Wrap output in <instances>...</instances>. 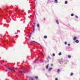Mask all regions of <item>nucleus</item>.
Returning <instances> with one entry per match:
<instances>
[{
    "instance_id": "1",
    "label": "nucleus",
    "mask_w": 80,
    "mask_h": 80,
    "mask_svg": "<svg viewBox=\"0 0 80 80\" xmlns=\"http://www.w3.org/2000/svg\"><path fill=\"white\" fill-rule=\"evenodd\" d=\"M18 72H20V73H25V72L21 71H18Z\"/></svg>"
},
{
    "instance_id": "2",
    "label": "nucleus",
    "mask_w": 80,
    "mask_h": 80,
    "mask_svg": "<svg viewBox=\"0 0 80 80\" xmlns=\"http://www.w3.org/2000/svg\"><path fill=\"white\" fill-rule=\"evenodd\" d=\"M56 22L57 24H59V22H58V20H56Z\"/></svg>"
},
{
    "instance_id": "3",
    "label": "nucleus",
    "mask_w": 80,
    "mask_h": 80,
    "mask_svg": "<svg viewBox=\"0 0 80 80\" xmlns=\"http://www.w3.org/2000/svg\"><path fill=\"white\" fill-rule=\"evenodd\" d=\"M60 69H58V71H57L58 73H59V72H60Z\"/></svg>"
},
{
    "instance_id": "4",
    "label": "nucleus",
    "mask_w": 80,
    "mask_h": 80,
    "mask_svg": "<svg viewBox=\"0 0 80 80\" xmlns=\"http://www.w3.org/2000/svg\"><path fill=\"white\" fill-rule=\"evenodd\" d=\"M52 69V68H51L49 69V71H51V70Z\"/></svg>"
},
{
    "instance_id": "5",
    "label": "nucleus",
    "mask_w": 80,
    "mask_h": 80,
    "mask_svg": "<svg viewBox=\"0 0 80 80\" xmlns=\"http://www.w3.org/2000/svg\"><path fill=\"white\" fill-rule=\"evenodd\" d=\"M55 1L56 3H58V1H57V0H55Z\"/></svg>"
},
{
    "instance_id": "6",
    "label": "nucleus",
    "mask_w": 80,
    "mask_h": 80,
    "mask_svg": "<svg viewBox=\"0 0 80 80\" xmlns=\"http://www.w3.org/2000/svg\"><path fill=\"white\" fill-rule=\"evenodd\" d=\"M46 68L47 69L48 68V64L46 67Z\"/></svg>"
},
{
    "instance_id": "7",
    "label": "nucleus",
    "mask_w": 80,
    "mask_h": 80,
    "mask_svg": "<svg viewBox=\"0 0 80 80\" xmlns=\"http://www.w3.org/2000/svg\"><path fill=\"white\" fill-rule=\"evenodd\" d=\"M76 38H77V37H75L74 38H73V40H76Z\"/></svg>"
},
{
    "instance_id": "8",
    "label": "nucleus",
    "mask_w": 80,
    "mask_h": 80,
    "mask_svg": "<svg viewBox=\"0 0 80 80\" xmlns=\"http://www.w3.org/2000/svg\"><path fill=\"white\" fill-rule=\"evenodd\" d=\"M75 42L76 43H78V42H79V41H78V40H76Z\"/></svg>"
},
{
    "instance_id": "9",
    "label": "nucleus",
    "mask_w": 80,
    "mask_h": 80,
    "mask_svg": "<svg viewBox=\"0 0 80 80\" xmlns=\"http://www.w3.org/2000/svg\"><path fill=\"white\" fill-rule=\"evenodd\" d=\"M73 75V73H71L70 74L71 76H72V75Z\"/></svg>"
},
{
    "instance_id": "10",
    "label": "nucleus",
    "mask_w": 80,
    "mask_h": 80,
    "mask_svg": "<svg viewBox=\"0 0 80 80\" xmlns=\"http://www.w3.org/2000/svg\"><path fill=\"white\" fill-rule=\"evenodd\" d=\"M35 78L36 79H38V76H36L35 77Z\"/></svg>"
},
{
    "instance_id": "11",
    "label": "nucleus",
    "mask_w": 80,
    "mask_h": 80,
    "mask_svg": "<svg viewBox=\"0 0 80 80\" xmlns=\"http://www.w3.org/2000/svg\"><path fill=\"white\" fill-rule=\"evenodd\" d=\"M44 38H47V36H44Z\"/></svg>"
},
{
    "instance_id": "12",
    "label": "nucleus",
    "mask_w": 80,
    "mask_h": 80,
    "mask_svg": "<svg viewBox=\"0 0 80 80\" xmlns=\"http://www.w3.org/2000/svg\"><path fill=\"white\" fill-rule=\"evenodd\" d=\"M59 55H62V53L61 52H60L59 54H58Z\"/></svg>"
},
{
    "instance_id": "13",
    "label": "nucleus",
    "mask_w": 80,
    "mask_h": 80,
    "mask_svg": "<svg viewBox=\"0 0 80 80\" xmlns=\"http://www.w3.org/2000/svg\"><path fill=\"white\" fill-rule=\"evenodd\" d=\"M68 58H71V56H70V55H69V56H68Z\"/></svg>"
},
{
    "instance_id": "14",
    "label": "nucleus",
    "mask_w": 80,
    "mask_h": 80,
    "mask_svg": "<svg viewBox=\"0 0 80 80\" xmlns=\"http://www.w3.org/2000/svg\"><path fill=\"white\" fill-rule=\"evenodd\" d=\"M31 79H32V80H34V79H33V78H32V77H31Z\"/></svg>"
},
{
    "instance_id": "15",
    "label": "nucleus",
    "mask_w": 80,
    "mask_h": 80,
    "mask_svg": "<svg viewBox=\"0 0 80 80\" xmlns=\"http://www.w3.org/2000/svg\"><path fill=\"white\" fill-rule=\"evenodd\" d=\"M67 3H68L67 1H65V4H67Z\"/></svg>"
},
{
    "instance_id": "16",
    "label": "nucleus",
    "mask_w": 80,
    "mask_h": 80,
    "mask_svg": "<svg viewBox=\"0 0 80 80\" xmlns=\"http://www.w3.org/2000/svg\"><path fill=\"white\" fill-rule=\"evenodd\" d=\"M73 15H74L73 14H71V16H72V17H73Z\"/></svg>"
},
{
    "instance_id": "17",
    "label": "nucleus",
    "mask_w": 80,
    "mask_h": 80,
    "mask_svg": "<svg viewBox=\"0 0 80 80\" xmlns=\"http://www.w3.org/2000/svg\"><path fill=\"white\" fill-rule=\"evenodd\" d=\"M52 55H53V56H54L55 55V54L54 53H53V54H52Z\"/></svg>"
},
{
    "instance_id": "18",
    "label": "nucleus",
    "mask_w": 80,
    "mask_h": 80,
    "mask_svg": "<svg viewBox=\"0 0 80 80\" xmlns=\"http://www.w3.org/2000/svg\"><path fill=\"white\" fill-rule=\"evenodd\" d=\"M11 70H12V71H15V70L14 69H11Z\"/></svg>"
},
{
    "instance_id": "19",
    "label": "nucleus",
    "mask_w": 80,
    "mask_h": 80,
    "mask_svg": "<svg viewBox=\"0 0 80 80\" xmlns=\"http://www.w3.org/2000/svg\"><path fill=\"white\" fill-rule=\"evenodd\" d=\"M33 28H35V25H33Z\"/></svg>"
},
{
    "instance_id": "20",
    "label": "nucleus",
    "mask_w": 80,
    "mask_h": 80,
    "mask_svg": "<svg viewBox=\"0 0 80 80\" xmlns=\"http://www.w3.org/2000/svg\"><path fill=\"white\" fill-rule=\"evenodd\" d=\"M37 27H39V24H37Z\"/></svg>"
},
{
    "instance_id": "21",
    "label": "nucleus",
    "mask_w": 80,
    "mask_h": 80,
    "mask_svg": "<svg viewBox=\"0 0 80 80\" xmlns=\"http://www.w3.org/2000/svg\"><path fill=\"white\" fill-rule=\"evenodd\" d=\"M75 17H76V18H78V16H76Z\"/></svg>"
},
{
    "instance_id": "22",
    "label": "nucleus",
    "mask_w": 80,
    "mask_h": 80,
    "mask_svg": "<svg viewBox=\"0 0 80 80\" xmlns=\"http://www.w3.org/2000/svg\"><path fill=\"white\" fill-rule=\"evenodd\" d=\"M67 43V42H65V45H66Z\"/></svg>"
},
{
    "instance_id": "23",
    "label": "nucleus",
    "mask_w": 80,
    "mask_h": 80,
    "mask_svg": "<svg viewBox=\"0 0 80 80\" xmlns=\"http://www.w3.org/2000/svg\"><path fill=\"white\" fill-rule=\"evenodd\" d=\"M55 80H58V79L57 78H55Z\"/></svg>"
},
{
    "instance_id": "24",
    "label": "nucleus",
    "mask_w": 80,
    "mask_h": 80,
    "mask_svg": "<svg viewBox=\"0 0 80 80\" xmlns=\"http://www.w3.org/2000/svg\"><path fill=\"white\" fill-rule=\"evenodd\" d=\"M8 70H11V68H8Z\"/></svg>"
},
{
    "instance_id": "25",
    "label": "nucleus",
    "mask_w": 80,
    "mask_h": 80,
    "mask_svg": "<svg viewBox=\"0 0 80 80\" xmlns=\"http://www.w3.org/2000/svg\"><path fill=\"white\" fill-rule=\"evenodd\" d=\"M48 58H49L50 59V57H49V56H48Z\"/></svg>"
},
{
    "instance_id": "26",
    "label": "nucleus",
    "mask_w": 80,
    "mask_h": 80,
    "mask_svg": "<svg viewBox=\"0 0 80 80\" xmlns=\"http://www.w3.org/2000/svg\"><path fill=\"white\" fill-rule=\"evenodd\" d=\"M68 46H70V44H68Z\"/></svg>"
},
{
    "instance_id": "27",
    "label": "nucleus",
    "mask_w": 80,
    "mask_h": 80,
    "mask_svg": "<svg viewBox=\"0 0 80 80\" xmlns=\"http://www.w3.org/2000/svg\"><path fill=\"white\" fill-rule=\"evenodd\" d=\"M32 35V34H30V36H29V38L30 37V36H31V35Z\"/></svg>"
},
{
    "instance_id": "28",
    "label": "nucleus",
    "mask_w": 80,
    "mask_h": 80,
    "mask_svg": "<svg viewBox=\"0 0 80 80\" xmlns=\"http://www.w3.org/2000/svg\"><path fill=\"white\" fill-rule=\"evenodd\" d=\"M34 30H35V29H34V28H33V31H34Z\"/></svg>"
},
{
    "instance_id": "29",
    "label": "nucleus",
    "mask_w": 80,
    "mask_h": 80,
    "mask_svg": "<svg viewBox=\"0 0 80 80\" xmlns=\"http://www.w3.org/2000/svg\"><path fill=\"white\" fill-rule=\"evenodd\" d=\"M23 11H22V12H23Z\"/></svg>"
},
{
    "instance_id": "30",
    "label": "nucleus",
    "mask_w": 80,
    "mask_h": 80,
    "mask_svg": "<svg viewBox=\"0 0 80 80\" xmlns=\"http://www.w3.org/2000/svg\"><path fill=\"white\" fill-rule=\"evenodd\" d=\"M33 24H34V25H35V23H34Z\"/></svg>"
},
{
    "instance_id": "31",
    "label": "nucleus",
    "mask_w": 80,
    "mask_h": 80,
    "mask_svg": "<svg viewBox=\"0 0 80 80\" xmlns=\"http://www.w3.org/2000/svg\"><path fill=\"white\" fill-rule=\"evenodd\" d=\"M51 66H53V64H51Z\"/></svg>"
},
{
    "instance_id": "32",
    "label": "nucleus",
    "mask_w": 80,
    "mask_h": 80,
    "mask_svg": "<svg viewBox=\"0 0 80 80\" xmlns=\"http://www.w3.org/2000/svg\"><path fill=\"white\" fill-rule=\"evenodd\" d=\"M44 20H45V18H44Z\"/></svg>"
},
{
    "instance_id": "33",
    "label": "nucleus",
    "mask_w": 80,
    "mask_h": 80,
    "mask_svg": "<svg viewBox=\"0 0 80 80\" xmlns=\"http://www.w3.org/2000/svg\"><path fill=\"white\" fill-rule=\"evenodd\" d=\"M32 42H35V41H32Z\"/></svg>"
},
{
    "instance_id": "34",
    "label": "nucleus",
    "mask_w": 80,
    "mask_h": 80,
    "mask_svg": "<svg viewBox=\"0 0 80 80\" xmlns=\"http://www.w3.org/2000/svg\"><path fill=\"white\" fill-rule=\"evenodd\" d=\"M61 60H63V58H62V59H61Z\"/></svg>"
},
{
    "instance_id": "35",
    "label": "nucleus",
    "mask_w": 80,
    "mask_h": 80,
    "mask_svg": "<svg viewBox=\"0 0 80 80\" xmlns=\"http://www.w3.org/2000/svg\"><path fill=\"white\" fill-rule=\"evenodd\" d=\"M35 0V1H36V0Z\"/></svg>"
}]
</instances>
